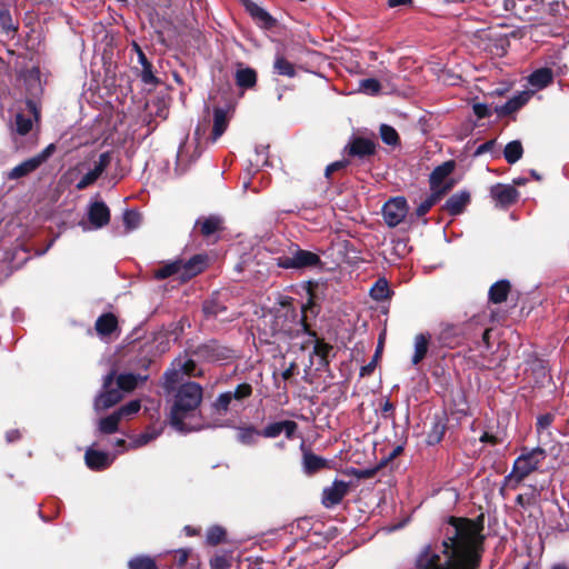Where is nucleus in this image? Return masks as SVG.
Wrapping results in <instances>:
<instances>
[{"instance_id":"4be33fe9","label":"nucleus","mask_w":569,"mask_h":569,"mask_svg":"<svg viewBox=\"0 0 569 569\" xmlns=\"http://www.w3.org/2000/svg\"><path fill=\"white\" fill-rule=\"evenodd\" d=\"M257 73L248 67H240L236 71V82L239 87L251 88L256 84Z\"/></svg>"},{"instance_id":"6ab92c4d","label":"nucleus","mask_w":569,"mask_h":569,"mask_svg":"<svg viewBox=\"0 0 569 569\" xmlns=\"http://www.w3.org/2000/svg\"><path fill=\"white\" fill-rule=\"evenodd\" d=\"M430 337L419 333L415 337V352L411 359L412 365H418L427 355Z\"/></svg>"},{"instance_id":"c9c22d12","label":"nucleus","mask_w":569,"mask_h":569,"mask_svg":"<svg viewBox=\"0 0 569 569\" xmlns=\"http://www.w3.org/2000/svg\"><path fill=\"white\" fill-rule=\"evenodd\" d=\"M441 197V192H431V194L418 206L416 210L417 216H425L431 209V207L435 206L440 200Z\"/></svg>"},{"instance_id":"6e6d98bb","label":"nucleus","mask_w":569,"mask_h":569,"mask_svg":"<svg viewBox=\"0 0 569 569\" xmlns=\"http://www.w3.org/2000/svg\"><path fill=\"white\" fill-rule=\"evenodd\" d=\"M347 166V162L346 161H336V162H332L330 163L327 168H326V176L329 178L331 176L332 172L337 171V170H340L342 168H345Z\"/></svg>"},{"instance_id":"052dcab7","label":"nucleus","mask_w":569,"mask_h":569,"mask_svg":"<svg viewBox=\"0 0 569 569\" xmlns=\"http://www.w3.org/2000/svg\"><path fill=\"white\" fill-rule=\"evenodd\" d=\"M142 79H143L144 82H151L152 81L153 76L151 73V67L150 68L143 67Z\"/></svg>"},{"instance_id":"9d476101","label":"nucleus","mask_w":569,"mask_h":569,"mask_svg":"<svg viewBox=\"0 0 569 569\" xmlns=\"http://www.w3.org/2000/svg\"><path fill=\"white\" fill-rule=\"evenodd\" d=\"M86 463L92 470H100L109 467L116 459V455L98 451L89 448L86 451Z\"/></svg>"},{"instance_id":"c85d7f7f","label":"nucleus","mask_w":569,"mask_h":569,"mask_svg":"<svg viewBox=\"0 0 569 569\" xmlns=\"http://www.w3.org/2000/svg\"><path fill=\"white\" fill-rule=\"evenodd\" d=\"M120 420L121 419L117 415L116 411L112 415L101 419L99 421V430H100V432L110 435V433H113V432L118 431V425H119Z\"/></svg>"},{"instance_id":"f3484780","label":"nucleus","mask_w":569,"mask_h":569,"mask_svg":"<svg viewBox=\"0 0 569 569\" xmlns=\"http://www.w3.org/2000/svg\"><path fill=\"white\" fill-rule=\"evenodd\" d=\"M122 398V395L117 389H110L106 392L101 393L94 401V408L97 410H104L112 406H114L117 402H119Z\"/></svg>"},{"instance_id":"37998d69","label":"nucleus","mask_w":569,"mask_h":569,"mask_svg":"<svg viewBox=\"0 0 569 569\" xmlns=\"http://www.w3.org/2000/svg\"><path fill=\"white\" fill-rule=\"evenodd\" d=\"M140 408H141L140 401L132 400L129 403L122 406L116 412L120 417V419L130 418L131 416L136 415L140 410Z\"/></svg>"},{"instance_id":"09e8293b","label":"nucleus","mask_w":569,"mask_h":569,"mask_svg":"<svg viewBox=\"0 0 569 569\" xmlns=\"http://www.w3.org/2000/svg\"><path fill=\"white\" fill-rule=\"evenodd\" d=\"M141 217L138 212L126 211L123 214V222L127 230H133L140 224Z\"/></svg>"},{"instance_id":"774afa93","label":"nucleus","mask_w":569,"mask_h":569,"mask_svg":"<svg viewBox=\"0 0 569 569\" xmlns=\"http://www.w3.org/2000/svg\"><path fill=\"white\" fill-rule=\"evenodd\" d=\"M382 410H383V411H386V412H387V411H391V410H393V406H392V403H391V402H389V401H386V402H385V405H383V407H382Z\"/></svg>"},{"instance_id":"a878e982","label":"nucleus","mask_w":569,"mask_h":569,"mask_svg":"<svg viewBox=\"0 0 569 569\" xmlns=\"http://www.w3.org/2000/svg\"><path fill=\"white\" fill-rule=\"evenodd\" d=\"M204 264V258L202 256H196L191 258L187 263H182V276L193 277L203 270Z\"/></svg>"},{"instance_id":"4d7b16f0","label":"nucleus","mask_w":569,"mask_h":569,"mask_svg":"<svg viewBox=\"0 0 569 569\" xmlns=\"http://www.w3.org/2000/svg\"><path fill=\"white\" fill-rule=\"evenodd\" d=\"M473 111L478 118H485V117L489 116V109L483 103H476L473 106Z\"/></svg>"},{"instance_id":"39448f33","label":"nucleus","mask_w":569,"mask_h":569,"mask_svg":"<svg viewBox=\"0 0 569 569\" xmlns=\"http://www.w3.org/2000/svg\"><path fill=\"white\" fill-rule=\"evenodd\" d=\"M320 262L318 254L297 249L291 257H279L277 264L284 269H300L306 267H315Z\"/></svg>"},{"instance_id":"de8ad7c7","label":"nucleus","mask_w":569,"mask_h":569,"mask_svg":"<svg viewBox=\"0 0 569 569\" xmlns=\"http://www.w3.org/2000/svg\"><path fill=\"white\" fill-rule=\"evenodd\" d=\"M224 530L223 528L221 527H211L208 532H207V541L210 543V545H218L219 542H221L224 538Z\"/></svg>"},{"instance_id":"9b49d317","label":"nucleus","mask_w":569,"mask_h":569,"mask_svg":"<svg viewBox=\"0 0 569 569\" xmlns=\"http://www.w3.org/2000/svg\"><path fill=\"white\" fill-rule=\"evenodd\" d=\"M88 217L92 226L99 229L109 223L110 211L104 202L96 201L90 204Z\"/></svg>"},{"instance_id":"a18cd8bd","label":"nucleus","mask_w":569,"mask_h":569,"mask_svg":"<svg viewBox=\"0 0 569 569\" xmlns=\"http://www.w3.org/2000/svg\"><path fill=\"white\" fill-rule=\"evenodd\" d=\"M130 569H157L154 561L149 557H137L129 562Z\"/></svg>"},{"instance_id":"5fc2aeb1","label":"nucleus","mask_w":569,"mask_h":569,"mask_svg":"<svg viewBox=\"0 0 569 569\" xmlns=\"http://www.w3.org/2000/svg\"><path fill=\"white\" fill-rule=\"evenodd\" d=\"M552 422V418L549 415H545L538 418L537 420V429L538 431L547 429Z\"/></svg>"},{"instance_id":"4c0bfd02","label":"nucleus","mask_w":569,"mask_h":569,"mask_svg":"<svg viewBox=\"0 0 569 569\" xmlns=\"http://www.w3.org/2000/svg\"><path fill=\"white\" fill-rule=\"evenodd\" d=\"M443 433H445V425L441 423L440 421H436L432 425V428L427 436L428 445H436V443L440 442V440L443 437Z\"/></svg>"},{"instance_id":"0e129e2a","label":"nucleus","mask_w":569,"mask_h":569,"mask_svg":"<svg viewBox=\"0 0 569 569\" xmlns=\"http://www.w3.org/2000/svg\"><path fill=\"white\" fill-rule=\"evenodd\" d=\"M293 368H295V365L291 363L290 367L282 372V378L284 380H288L293 375Z\"/></svg>"},{"instance_id":"393cba45","label":"nucleus","mask_w":569,"mask_h":569,"mask_svg":"<svg viewBox=\"0 0 569 569\" xmlns=\"http://www.w3.org/2000/svg\"><path fill=\"white\" fill-rule=\"evenodd\" d=\"M302 463L303 470L307 473H312L323 468L326 466V460L311 452H305Z\"/></svg>"},{"instance_id":"a19ab883","label":"nucleus","mask_w":569,"mask_h":569,"mask_svg":"<svg viewBox=\"0 0 569 569\" xmlns=\"http://www.w3.org/2000/svg\"><path fill=\"white\" fill-rule=\"evenodd\" d=\"M16 131L19 134H26L30 131L32 127V120L30 117H26L23 113L16 114Z\"/></svg>"},{"instance_id":"dca6fc26","label":"nucleus","mask_w":569,"mask_h":569,"mask_svg":"<svg viewBox=\"0 0 569 569\" xmlns=\"http://www.w3.org/2000/svg\"><path fill=\"white\" fill-rule=\"evenodd\" d=\"M553 78L552 70L549 68H541L536 71H533L529 78V83L536 88V89H543L546 88Z\"/></svg>"},{"instance_id":"79ce46f5","label":"nucleus","mask_w":569,"mask_h":569,"mask_svg":"<svg viewBox=\"0 0 569 569\" xmlns=\"http://www.w3.org/2000/svg\"><path fill=\"white\" fill-rule=\"evenodd\" d=\"M190 159L188 157L187 142H182L177 151V170L181 173L186 170Z\"/></svg>"},{"instance_id":"a211bd4d","label":"nucleus","mask_w":569,"mask_h":569,"mask_svg":"<svg viewBox=\"0 0 569 569\" xmlns=\"http://www.w3.org/2000/svg\"><path fill=\"white\" fill-rule=\"evenodd\" d=\"M510 283L507 280H499L489 289V299L493 303H501L508 297Z\"/></svg>"},{"instance_id":"e433bc0d","label":"nucleus","mask_w":569,"mask_h":569,"mask_svg":"<svg viewBox=\"0 0 569 569\" xmlns=\"http://www.w3.org/2000/svg\"><path fill=\"white\" fill-rule=\"evenodd\" d=\"M370 295L375 300L381 301L389 295V288L386 280H378L370 290Z\"/></svg>"},{"instance_id":"603ef678","label":"nucleus","mask_w":569,"mask_h":569,"mask_svg":"<svg viewBox=\"0 0 569 569\" xmlns=\"http://www.w3.org/2000/svg\"><path fill=\"white\" fill-rule=\"evenodd\" d=\"M232 399V392L221 393L216 401L217 409L221 411H227Z\"/></svg>"},{"instance_id":"aec40b11","label":"nucleus","mask_w":569,"mask_h":569,"mask_svg":"<svg viewBox=\"0 0 569 569\" xmlns=\"http://www.w3.org/2000/svg\"><path fill=\"white\" fill-rule=\"evenodd\" d=\"M531 96H532V92H530V91H522V92L516 94L515 97L509 99L501 107V112L505 114L515 112L516 110L521 108L523 104H526L529 101V99L531 98Z\"/></svg>"},{"instance_id":"f704fd0d","label":"nucleus","mask_w":569,"mask_h":569,"mask_svg":"<svg viewBox=\"0 0 569 569\" xmlns=\"http://www.w3.org/2000/svg\"><path fill=\"white\" fill-rule=\"evenodd\" d=\"M380 136L382 141L389 146H396L399 141L398 132L395 128L388 124H381Z\"/></svg>"},{"instance_id":"864d4df0","label":"nucleus","mask_w":569,"mask_h":569,"mask_svg":"<svg viewBox=\"0 0 569 569\" xmlns=\"http://www.w3.org/2000/svg\"><path fill=\"white\" fill-rule=\"evenodd\" d=\"M211 565L214 569H228L230 566L228 559L223 556L214 557Z\"/></svg>"},{"instance_id":"f257e3e1","label":"nucleus","mask_w":569,"mask_h":569,"mask_svg":"<svg viewBox=\"0 0 569 569\" xmlns=\"http://www.w3.org/2000/svg\"><path fill=\"white\" fill-rule=\"evenodd\" d=\"M483 526L465 518H450L440 546H427L416 560V569H478L485 536Z\"/></svg>"},{"instance_id":"bb28decb","label":"nucleus","mask_w":569,"mask_h":569,"mask_svg":"<svg viewBox=\"0 0 569 569\" xmlns=\"http://www.w3.org/2000/svg\"><path fill=\"white\" fill-rule=\"evenodd\" d=\"M522 153L523 149L518 140L509 142L503 150L505 159L511 164L516 163L522 157Z\"/></svg>"},{"instance_id":"c03bdc74","label":"nucleus","mask_w":569,"mask_h":569,"mask_svg":"<svg viewBox=\"0 0 569 569\" xmlns=\"http://www.w3.org/2000/svg\"><path fill=\"white\" fill-rule=\"evenodd\" d=\"M249 11L251 13V16L258 20L259 22H261L263 26H269L271 24V17L269 16V13L263 10L262 8L256 6V4H252L249 7Z\"/></svg>"},{"instance_id":"5701e85b","label":"nucleus","mask_w":569,"mask_h":569,"mask_svg":"<svg viewBox=\"0 0 569 569\" xmlns=\"http://www.w3.org/2000/svg\"><path fill=\"white\" fill-rule=\"evenodd\" d=\"M117 328V318L111 313L102 315L96 321V330L100 336L110 335Z\"/></svg>"},{"instance_id":"20e7f679","label":"nucleus","mask_w":569,"mask_h":569,"mask_svg":"<svg viewBox=\"0 0 569 569\" xmlns=\"http://www.w3.org/2000/svg\"><path fill=\"white\" fill-rule=\"evenodd\" d=\"M56 151V146L50 143L40 153L24 160L14 168H12L7 177L11 180L20 179L36 171L41 164H43Z\"/></svg>"},{"instance_id":"ea45409f","label":"nucleus","mask_w":569,"mask_h":569,"mask_svg":"<svg viewBox=\"0 0 569 569\" xmlns=\"http://www.w3.org/2000/svg\"><path fill=\"white\" fill-rule=\"evenodd\" d=\"M380 83L378 80L369 78L360 80L359 82V91L367 94H377L380 91Z\"/></svg>"},{"instance_id":"e2e57ef3","label":"nucleus","mask_w":569,"mask_h":569,"mask_svg":"<svg viewBox=\"0 0 569 569\" xmlns=\"http://www.w3.org/2000/svg\"><path fill=\"white\" fill-rule=\"evenodd\" d=\"M19 438V432L17 430H11L7 432V440L9 442H12Z\"/></svg>"},{"instance_id":"423d86ee","label":"nucleus","mask_w":569,"mask_h":569,"mask_svg":"<svg viewBox=\"0 0 569 569\" xmlns=\"http://www.w3.org/2000/svg\"><path fill=\"white\" fill-rule=\"evenodd\" d=\"M383 219L389 227H396L403 221L408 213V204L403 197L387 201L382 208Z\"/></svg>"},{"instance_id":"49530a36","label":"nucleus","mask_w":569,"mask_h":569,"mask_svg":"<svg viewBox=\"0 0 569 569\" xmlns=\"http://www.w3.org/2000/svg\"><path fill=\"white\" fill-rule=\"evenodd\" d=\"M382 348H383V341H382V338H380L376 353H375V358L367 366H363L361 368V376H368L375 370L377 362L381 356Z\"/></svg>"},{"instance_id":"2f4dec72","label":"nucleus","mask_w":569,"mask_h":569,"mask_svg":"<svg viewBox=\"0 0 569 569\" xmlns=\"http://www.w3.org/2000/svg\"><path fill=\"white\" fill-rule=\"evenodd\" d=\"M182 375H184L183 371H181L180 368L176 366V361H173L172 367L164 373L166 388L172 389L174 385L180 381Z\"/></svg>"},{"instance_id":"72a5a7b5","label":"nucleus","mask_w":569,"mask_h":569,"mask_svg":"<svg viewBox=\"0 0 569 569\" xmlns=\"http://www.w3.org/2000/svg\"><path fill=\"white\" fill-rule=\"evenodd\" d=\"M181 269H182V262L174 261V262H171L169 264H166V266L159 268L154 274H156V278H158V279H166L174 273L180 272Z\"/></svg>"},{"instance_id":"f03ea898","label":"nucleus","mask_w":569,"mask_h":569,"mask_svg":"<svg viewBox=\"0 0 569 569\" xmlns=\"http://www.w3.org/2000/svg\"><path fill=\"white\" fill-rule=\"evenodd\" d=\"M202 400V388L196 382L183 383L177 395L171 409L170 423L180 432H189L194 428L186 422Z\"/></svg>"},{"instance_id":"473e14b6","label":"nucleus","mask_w":569,"mask_h":569,"mask_svg":"<svg viewBox=\"0 0 569 569\" xmlns=\"http://www.w3.org/2000/svg\"><path fill=\"white\" fill-rule=\"evenodd\" d=\"M197 223L200 226L201 233L208 237L220 228L221 220L217 217H209Z\"/></svg>"},{"instance_id":"7c9ffc66","label":"nucleus","mask_w":569,"mask_h":569,"mask_svg":"<svg viewBox=\"0 0 569 569\" xmlns=\"http://www.w3.org/2000/svg\"><path fill=\"white\" fill-rule=\"evenodd\" d=\"M260 432L253 427H242L238 429V440L243 445H252L256 442Z\"/></svg>"},{"instance_id":"13d9d810","label":"nucleus","mask_w":569,"mask_h":569,"mask_svg":"<svg viewBox=\"0 0 569 569\" xmlns=\"http://www.w3.org/2000/svg\"><path fill=\"white\" fill-rule=\"evenodd\" d=\"M493 146H495V140L487 141V142H485V143L480 144V146L477 148V150H476L475 154H476V156H480V154H483V153H486V152H489V151H491V150H492Z\"/></svg>"},{"instance_id":"3c124183","label":"nucleus","mask_w":569,"mask_h":569,"mask_svg":"<svg viewBox=\"0 0 569 569\" xmlns=\"http://www.w3.org/2000/svg\"><path fill=\"white\" fill-rule=\"evenodd\" d=\"M252 393V388L249 383L238 385L232 392V398L241 400L248 398Z\"/></svg>"},{"instance_id":"680f3d73","label":"nucleus","mask_w":569,"mask_h":569,"mask_svg":"<svg viewBox=\"0 0 569 569\" xmlns=\"http://www.w3.org/2000/svg\"><path fill=\"white\" fill-rule=\"evenodd\" d=\"M411 0H388L390 7L403 6L410 3Z\"/></svg>"},{"instance_id":"8fccbe9b","label":"nucleus","mask_w":569,"mask_h":569,"mask_svg":"<svg viewBox=\"0 0 569 569\" xmlns=\"http://www.w3.org/2000/svg\"><path fill=\"white\" fill-rule=\"evenodd\" d=\"M176 366L180 368L181 371H183L184 375L192 376L194 373L196 363L191 359H184V358H178L174 360Z\"/></svg>"},{"instance_id":"0eeeda50","label":"nucleus","mask_w":569,"mask_h":569,"mask_svg":"<svg viewBox=\"0 0 569 569\" xmlns=\"http://www.w3.org/2000/svg\"><path fill=\"white\" fill-rule=\"evenodd\" d=\"M453 170V162L448 161L437 167L430 176L431 191L435 193L441 192L443 196L450 188L451 184L446 180Z\"/></svg>"},{"instance_id":"412c9836","label":"nucleus","mask_w":569,"mask_h":569,"mask_svg":"<svg viewBox=\"0 0 569 569\" xmlns=\"http://www.w3.org/2000/svg\"><path fill=\"white\" fill-rule=\"evenodd\" d=\"M350 154L365 157L375 152V143L368 139L357 138L350 143Z\"/></svg>"},{"instance_id":"2eb2a0df","label":"nucleus","mask_w":569,"mask_h":569,"mask_svg":"<svg viewBox=\"0 0 569 569\" xmlns=\"http://www.w3.org/2000/svg\"><path fill=\"white\" fill-rule=\"evenodd\" d=\"M469 200L470 196L468 192L462 191L456 193L447 200L446 209L452 216L459 214L462 212Z\"/></svg>"},{"instance_id":"b1692460","label":"nucleus","mask_w":569,"mask_h":569,"mask_svg":"<svg viewBox=\"0 0 569 569\" xmlns=\"http://www.w3.org/2000/svg\"><path fill=\"white\" fill-rule=\"evenodd\" d=\"M274 71L280 76L292 78L296 76L295 66L288 61L283 56L277 54L273 62Z\"/></svg>"},{"instance_id":"7ed1b4c3","label":"nucleus","mask_w":569,"mask_h":569,"mask_svg":"<svg viewBox=\"0 0 569 569\" xmlns=\"http://www.w3.org/2000/svg\"><path fill=\"white\" fill-rule=\"evenodd\" d=\"M546 450L537 447L521 453L513 462L512 470L505 478V486L516 489L546 459Z\"/></svg>"},{"instance_id":"c756f323","label":"nucleus","mask_w":569,"mask_h":569,"mask_svg":"<svg viewBox=\"0 0 569 569\" xmlns=\"http://www.w3.org/2000/svg\"><path fill=\"white\" fill-rule=\"evenodd\" d=\"M0 27L7 34L14 33L17 30V26L14 24L9 10L4 7H0Z\"/></svg>"},{"instance_id":"4468645a","label":"nucleus","mask_w":569,"mask_h":569,"mask_svg":"<svg viewBox=\"0 0 569 569\" xmlns=\"http://www.w3.org/2000/svg\"><path fill=\"white\" fill-rule=\"evenodd\" d=\"M229 124L228 111L221 108L213 110L212 140H218L227 130Z\"/></svg>"},{"instance_id":"58836bf2","label":"nucleus","mask_w":569,"mask_h":569,"mask_svg":"<svg viewBox=\"0 0 569 569\" xmlns=\"http://www.w3.org/2000/svg\"><path fill=\"white\" fill-rule=\"evenodd\" d=\"M158 437V432H144V433H141L137 437H134L131 442L128 445V449H136V448H139V447H142V446H146L147 443H149L151 440L156 439Z\"/></svg>"},{"instance_id":"bf43d9fd","label":"nucleus","mask_w":569,"mask_h":569,"mask_svg":"<svg viewBox=\"0 0 569 569\" xmlns=\"http://www.w3.org/2000/svg\"><path fill=\"white\" fill-rule=\"evenodd\" d=\"M134 48L138 52L139 62L142 64V67L150 68V63L147 61V58H146L144 53L141 51V49L137 44H134Z\"/></svg>"},{"instance_id":"f8f14e48","label":"nucleus","mask_w":569,"mask_h":569,"mask_svg":"<svg viewBox=\"0 0 569 569\" xmlns=\"http://www.w3.org/2000/svg\"><path fill=\"white\" fill-rule=\"evenodd\" d=\"M298 425L292 420L278 421L268 425L261 432V435L266 438H276L281 432L286 433L287 438H292L296 432Z\"/></svg>"},{"instance_id":"69168bd1","label":"nucleus","mask_w":569,"mask_h":569,"mask_svg":"<svg viewBox=\"0 0 569 569\" xmlns=\"http://www.w3.org/2000/svg\"><path fill=\"white\" fill-rule=\"evenodd\" d=\"M113 377H114V373H113V372H111V373H109V375L104 378L103 387H104L106 389H108V388L112 385Z\"/></svg>"},{"instance_id":"ddd939ff","label":"nucleus","mask_w":569,"mask_h":569,"mask_svg":"<svg viewBox=\"0 0 569 569\" xmlns=\"http://www.w3.org/2000/svg\"><path fill=\"white\" fill-rule=\"evenodd\" d=\"M490 193L500 204L508 206L518 198V191L509 184H496L491 187Z\"/></svg>"},{"instance_id":"cd10ccee","label":"nucleus","mask_w":569,"mask_h":569,"mask_svg":"<svg viewBox=\"0 0 569 569\" xmlns=\"http://www.w3.org/2000/svg\"><path fill=\"white\" fill-rule=\"evenodd\" d=\"M147 377L136 376L133 373H122L118 377V387L123 391H131L139 381L146 380Z\"/></svg>"},{"instance_id":"6e6552de","label":"nucleus","mask_w":569,"mask_h":569,"mask_svg":"<svg viewBox=\"0 0 569 569\" xmlns=\"http://www.w3.org/2000/svg\"><path fill=\"white\" fill-rule=\"evenodd\" d=\"M111 158L108 152H103L99 156L98 161L94 162L92 169H90L77 183V189L82 190L92 184L110 164Z\"/></svg>"},{"instance_id":"338daca9","label":"nucleus","mask_w":569,"mask_h":569,"mask_svg":"<svg viewBox=\"0 0 569 569\" xmlns=\"http://www.w3.org/2000/svg\"><path fill=\"white\" fill-rule=\"evenodd\" d=\"M480 440H481L482 442H489V441H490V442H495V441H496V438H495L493 436L489 435V433H483V435L481 436Z\"/></svg>"},{"instance_id":"1a4fd4ad","label":"nucleus","mask_w":569,"mask_h":569,"mask_svg":"<svg viewBox=\"0 0 569 569\" xmlns=\"http://www.w3.org/2000/svg\"><path fill=\"white\" fill-rule=\"evenodd\" d=\"M348 492V483L336 480L330 487L323 489L322 503L329 508L338 505Z\"/></svg>"}]
</instances>
